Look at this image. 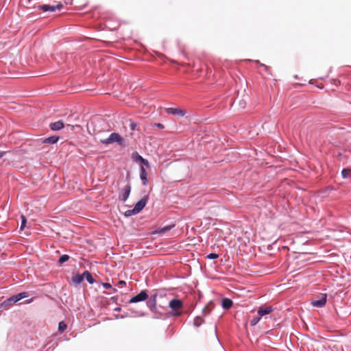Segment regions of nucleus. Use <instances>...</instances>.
Instances as JSON below:
<instances>
[{"mask_svg": "<svg viewBox=\"0 0 351 351\" xmlns=\"http://www.w3.org/2000/svg\"><path fill=\"white\" fill-rule=\"evenodd\" d=\"M128 317H129L128 313H125L122 314V315H115V318L116 319H123V318Z\"/></svg>", "mask_w": 351, "mask_h": 351, "instance_id": "31", "label": "nucleus"}, {"mask_svg": "<svg viewBox=\"0 0 351 351\" xmlns=\"http://www.w3.org/2000/svg\"><path fill=\"white\" fill-rule=\"evenodd\" d=\"M261 317L260 315H257V316H254L252 317V319L250 320V326H256L258 322L259 321L261 320Z\"/></svg>", "mask_w": 351, "mask_h": 351, "instance_id": "23", "label": "nucleus"}, {"mask_svg": "<svg viewBox=\"0 0 351 351\" xmlns=\"http://www.w3.org/2000/svg\"><path fill=\"white\" fill-rule=\"evenodd\" d=\"M32 301H33V298H31L30 300H28L26 302V303H27V304H29V303H31Z\"/></svg>", "mask_w": 351, "mask_h": 351, "instance_id": "42", "label": "nucleus"}, {"mask_svg": "<svg viewBox=\"0 0 351 351\" xmlns=\"http://www.w3.org/2000/svg\"><path fill=\"white\" fill-rule=\"evenodd\" d=\"M139 170H140V173H139L140 179L142 181L143 184L144 186H146L148 182H147L148 173L143 166H141L139 168Z\"/></svg>", "mask_w": 351, "mask_h": 351, "instance_id": "12", "label": "nucleus"}, {"mask_svg": "<svg viewBox=\"0 0 351 351\" xmlns=\"http://www.w3.org/2000/svg\"><path fill=\"white\" fill-rule=\"evenodd\" d=\"M60 139V136L57 135H53L51 136H49L47 138H45L42 139V143L43 144H48V145H53L58 143V141Z\"/></svg>", "mask_w": 351, "mask_h": 351, "instance_id": "13", "label": "nucleus"}, {"mask_svg": "<svg viewBox=\"0 0 351 351\" xmlns=\"http://www.w3.org/2000/svg\"><path fill=\"white\" fill-rule=\"evenodd\" d=\"M273 308L271 306H265V307H263V306H261L258 309V315H260L261 317H263L264 315H268L270 313H271L273 311Z\"/></svg>", "mask_w": 351, "mask_h": 351, "instance_id": "15", "label": "nucleus"}, {"mask_svg": "<svg viewBox=\"0 0 351 351\" xmlns=\"http://www.w3.org/2000/svg\"><path fill=\"white\" fill-rule=\"evenodd\" d=\"M86 280L90 285H93L95 282H96L95 280L93 277L92 274L88 271L85 270L84 271V280Z\"/></svg>", "mask_w": 351, "mask_h": 351, "instance_id": "18", "label": "nucleus"}, {"mask_svg": "<svg viewBox=\"0 0 351 351\" xmlns=\"http://www.w3.org/2000/svg\"><path fill=\"white\" fill-rule=\"evenodd\" d=\"M131 184L128 182L121 191V193L119 195V200L122 202H125L129 198V196L131 193Z\"/></svg>", "mask_w": 351, "mask_h": 351, "instance_id": "7", "label": "nucleus"}, {"mask_svg": "<svg viewBox=\"0 0 351 351\" xmlns=\"http://www.w3.org/2000/svg\"><path fill=\"white\" fill-rule=\"evenodd\" d=\"M118 283H119V285H121L122 286H125V285H126V282H125L124 280H119V281L118 282Z\"/></svg>", "mask_w": 351, "mask_h": 351, "instance_id": "37", "label": "nucleus"}, {"mask_svg": "<svg viewBox=\"0 0 351 351\" xmlns=\"http://www.w3.org/2000/svg\"><path fill=\"white\" fill-rule=\"evenodd\" d=\"M29 295L28 292H21L13 295L0 303V309L7 308L8 306L16 304L22 299L27 298Z\"/></svg>", "mask_w": 351, "mask_h": 351, "instance_id": "1", "label": "nucleus"}, {"mask_svg": "<svg viewBox=\"0 0 351 351\" xmlns=\"http://www.w3.org/2000/svg\"><path fill=\"white\" fill-rule=\"evenodd\" d=\"M233 305V302L228 298H224L221 300V306L223 309H229Z\"/></svg>", "mask_w": 351, "mask_h": 351, "instance_id": "17", "label": "nucleus"}, {"mask_svg": "<svg viewBox=\"0 0 351 351\" xmlns=\"http://www.w3.org/2000/svg\"><path fill=\"white\" fill-rule=\"evenodd\" d=\"M135 313L136 316L139 317H145L146 315V313L142 311H136Z\"/></svg>", "mask_w": 351, "mask_h": 351, "instance_id": "34", "label": "nucleus"}, {"mask_svg": "<svg viewBox=\"0 0 351 351\" xmlns=\"http://www.w3.org/2000/svg\"><path fill=\"white\" fill-rule=\"evenodd\" d=\"M101 286L106 289L112 288V285L109 282H101Z\"/></svg>", "mask_w": 351, "mask_h": 351, "instance_id": "33", "label": "nucleus"}, {"mask_svg": "<svg viewBox=\"0 0 351 351\" xmlns=\"http://www.w3.org/2000/svg\"><path fill=\"white\" fill-rule=\"evenodd\" d=\"M215 336H216V338H217V341L219 342V340L218 337L217 335V328L216 327H215Z\"/></svg>", "mask_w": 351, "mask_h": 351, "instance_id": "40", "label": "nucleus"}, {"mask_svg": "<svg viewBox=\"0 0 351 351\" xmlns=\"http://www.w3.org/2000/svg\"><path fill=\"white\" fill-rule=\"evenodd\" d=\"M184 306L183 302L176 298H173L169 302V307L172 310L171 315L179 317L182 315V312L180 311Z\"/></svg>", "mask_w": 351, "mask_h": 351, "instance_id": "2", "label": "nucleus"}, {"mask_svg": "<svg viewBox=\"0 0 351 351\" xmlns=\"http://www.w3.org/2000/svg\"><path fill=\"white\" fill-rule=\"evenodd\" d=\"M84 280V272L82 274H77L72 276L71 282L76 285H80Z\"/></svg>", "mask_w": 351, "mask_h": 351, "instance_id": "16", "label": "nucleus"}, {"mask_svg": "<svg viewBox=\"0 0 351 351\" xmlns=\"http://www.w3.org/2000/svg\"><path fill=\"white\" fill-rule=\"evenodd\" d=\"M144 158L141 156L138 152H134L132 154V159L134 162H140L143 160Z\"/></svg>", "mask_w": 351, "mask_h": 351, "instance_id": "20", "label": "nucleus"}, {"mask_svg": "<svg viewBox=\"0 0 351 351\" xmlns=\"http://www.w3.org/2000/svg\"><path fill=\"white\" fill-rule=\"evenodd\" d=\"M100 143L104 145H108L116 143L118 145L123 146L124 145L125 140L119 133L112 132L108 138L101 139Z\"/></svg>", "mask_w": 351, "mask_h": 351, "instance_id": "3", "label": "nucleus"}, {"mask_svg": "<svg viewBox=\"0 0 351 351\" xmlns=\"http://www.w3.org/2000/svg\"><path fill=\"white\" fill-rule=\"evenodd\" d=\"M343 178H348L351 176V169L349 168H343L341 172Z\"/></svg>", "mask_w": 351, "mask_h": 351, "instance_id": "19", "label": "nucleus"}, {"mask_svg": "<svg viewBox=\"0 0 351 351\" xmlns=\"http://www.w3.org/2000/svg\"><path fill=\"white\" fill-rule=\"evenodd\" d=\"M327 300L326 293H319L315 299L312 300L311 304L317 308H322L326 305Z\"/></svg>", "mask_w": 351, "mask_h": 351, "instance_id": "5", "label": "nucleus"}, {"mask_svg": "<svg viewBox=\"0 0 351 351\" xmlns=\"http://www.w3.org/2000/svg\"><path fill=\"white\" fill-rule=\"evenodd\" d=\"M121 307H116V308H114V311H117V312L121 311Z\"/></svg>", "mask_w": 351, "mask_h": 351, "instance_id": "39", "label": "nucleus"}, {"mask_svg": "<svg viewBox=\"0 0 351 351\" xmlns=\"http://www.w3.org/2000/svg\"><path fill=\"white\" fill-rule=\"evenodd\" d=\"M176 226V224L172 223L171 224L165 226L163 227H160L157 228L153 232V234H162L171 229H173Z\"/></svg>", "mask_w": 351, "mask_h": 351, "instance_id": "11", "label": "nucleus"}, {"mask_svg": "<svg viewBox=\"0 0 351 351\" xmlns=\"http://www.w3.org/2000/svg\"><path fill=\"white\" fill-rule=\"evenodd\" d=\"M27 223V219L24 215H21V226L20 228L21 230L24 229L26 227Z\"/></svg>", "mask_w": 351, "mask_h": 351, "instance_id": "28", "label": "nucleus"}, {"mask_svg": "<svg viewBox=\"0 0 351 351\" xmlns=\"http://www.w3.org/2000/svg\"><path fill=\"white\" fill-rule=\"evenodd\" d=\"M158 295H159V290L154 289V290H153V293L150 296H149V298L154 300H157V297Z\"/></svg>", "mask_w": 351, "mask_h": 351, "instance_id": "26", "label": "nucleus"}, {"mask_svg": "<svg viewBox=\"0 0 351 351\" xmlns=\"http://www.w3.org/2000/svg\"><path fill=\"white\" fill-rule=\"evenodd\" d=\"M219 255L217 253L211 252L206 256V258L210 260H215L218 258Z\"/></svg>", "mask_w": 351, "mask_h": 351, "instance_id": "27", "label": "nucleus"}, {"mask_svg": "<svg viewBox=\"0 0 351 351\" xmlns=\"http://www.w3.org/2000/svg\"><path fill=\"white\" fill-rule=\"evenodd\" d=\"M155 125L160 129H163L165 128L164 125L160 123H156Z\"/></svg>", "mask_w": 351, "mask_h": 351, "instance_id": "35", "label": "nucleus"}, {"mask_svg": "<svg viewBox=\"0 0 351 351\" xmlns=\"http://www.w3.org/2000/svg\"><path fill=\"white\" fill-rule=\"evenodd\" d=\"M62 8L63 4L62 3H59L56 5L43 4L38 6L39 10L43 12H55L57 10H61Z\"/></svg>", "mask_w": 351, "mask_h": 351, "instance_id": "8", "label": "nucleus"}, {"mask_svg": "<svg viewBox=\"0 0 351 351\" xmlns=\"http://www.w3.org/2000/svg\"><path fill=\"white\" fill-rule=\"evenodd\" d=\"M70 258V256L67 254H62L61 255L58 260V263L59 264H63L64 263H66V261H68Z\"/></svg>", "mask_w": 351, "mask_h": 351, "instance_id": "22", "label": "nucleus"}, {"mask_svg": "<svg viewBox=\"0 0 351 351\" xmlns=\"http://www.w3.org/2000/svg\"><path fill=\"white\" fill-rule=\"evenodd\" d=\"M110 299L114 303H117L118 300V296H112Z\"/></svg>", "mask_w": 351, "mask_h": 351, "instance_id": "36", "label": "nucleus"}, {"mask_svg": "<svg viewBox=\"0 0 351 351\" xmlns=\"http://www.w3.org/2000/svg\"><path fill=\"white\" fill-rule=\"evenodd\" d=\"M203 322L204 319L199 316H197L193 320V325L194 326L198 328L202 324Z\"/></svg>", "mask_w": 351, "mask_h": 351, "instance_id": "21", "label": "nucleus"}, {"mask_svg": "<svg viewBox=\"0 0 351 351\" xmlns=\"http://www.w3.org/2000/svg\"><path fill=\"white\" fill-rule=\"evenodd\" d=\"M66 324L64 321H61L58 323V330L60 332H63L66 328Z\"/></svg>", "mask_w": 351, "mask_h": 351, "instance_id": "25", "label": "nucleus"}, {"mask_svg": "<svg viewBox=\"0 0 351 351\" xmlns=\"http://www.w3.org/2000/svg\"><path fill=\"white\" fill-rule=\"evenodd\" d=\"M149 195H144L139 201H138L133 206V208L135 211L138 214L140 213L143 208L146 206L147 204L149 202Z\"/></svg>", "mask_w": 351, "mask_h": 351, "instance_id": "6", "label": "nucleus"}, {"mask_svg": "<svg viewBox=\"0 0 351 351\" xmlns=\"http://www.w3.org/2000/svg\"><path fill=\"white\" fill-rule=\"evenodd\" d=\"M166 112L180 117H184L187 114L186 110L180 108H168L166 109Z\"/></svg>", "mask_w": 351, "mask_h": 351, "instance_id": "9", "label": "nucleus"}, {"mask_svg": "<svg viewBox=\"0 0 351 351\" xmlns=\"http://www.w3.org/2000/svg\"><path fill=\"white\" fill-rule=\"evenodd\" d=\"M64 124L62 120H59L58 121L53 122L49 124V128L52 131H59L64 128Z\"/></svg>", "mask_w": 351, "mask_h": 351, "instance_id": "14", "label": "nucleus"}, {"mask_svg": "<svg viewBox=\"0 0 351 351\" xmlns=\"http://www.w3.org/2000/svg\"><path fill=\"white\" fill-rule=\"evenodd\" d=\"M138 213L135 211V210L134 208L132 209H130V210H126L125 213H124V216L125 217H132L133 215H137Z\"/></svg>", "mask_w": 351, "mask_h": 351, "instance_id": "24", "label": "nucleus"}, {"mask_svg": "<svg viewBox=\"0 0 351 351\" xmlns=\"http://www.w3.org/2000/svg\"><path fill=\"white\" fill-rule=\"evenodd\" d=\"M141 163L142 164L141 166H143L144 167H149V162L148 160H147L145 158H143Z\"/></svg>", "mask_w": 351, "mask_h": 351, "instance_id": "32", "label": "nucleus"}, {"mask_svg": "<svg viewBox=\"0 0 351 351\" xmlns=\"http://www.w3.org/2000/svg\"><path fill=\"white\" fill-rule=\"evenodd\" d=\"M159 292H160V291H159ZM159 295L162 298L164 295H165V293H159Z\"/></svg>", "mask_w": 351, "mask_h": 351, "instance_id": "43", "label": "nucleus"}, {"mask_svg": "<svg viewBox=\"0 0 351 351\" xmlns=\"http://www.w3.org/2000/svg\"><path fill=\"white\" fill-rule=\"evenodd\" d=\"M329 190H332V188H328V189H327L326 190H325L324 193L327 192V191H329Z\"/></svg>", "mask_w": 351, "mask_h": 351, "instance_id": "44", "label": "nucleus"}, {"mask_svg": "<svg viewBox=\"0 0 351 351\" xmlns=\"http://www.w3.org/2000/svg\"><path fill=\"white\" fill-rule=\"evenodd\" d=\"M136 127V123L132 120H130V128L132 131L135 130V128Z\"/></svg>", "mask_w": 351, "mask_h": 351, "instance_id": "30", "label": "nucleus"}, {"mask_svg": "<svg viewBox=\"0 0 351 351\" xmlns=\"http://www.w3.org/2000/svg\"><path fill=\"white\" fill-rule=\"evenodd\" d=\"M254 62L257 64H259L261 67H263L266 72L268 71L269 67L267 65L261 63L259 60H255Z\"/></svg>", "mask_w": 351, "mask_h": 351, "instance_id": "29", "label": "nucleus"}, {"mask_svg": "<svg viewBox=\"0 0 351 351\" xmlns=\"http://www.w3.org/2000/svg\"><path fill=\"white\" fill-rule=\"evenodd\" d=\"M145 302L147 307L152 313L160 314L158 309L157 300L148 298V300H147Z\"/></svg>", "mask_w": 351, "mask_h": 351, "instance_id": "10", "label": "nucleus"}, {"mask_svg": "<svg viewBox=\"0 0 351 351\" xmlns=\"http://www.w3.org/2000/svg\"><path fill=\"white\" fill-rule=\"evenodd\" d=\"M149 298L148 291L147 289L141 290L138 293L132 296L127 303L133 304L141 302H145Z\"/></svg>", "mask_w": 351, "mask_h": 351, "instance_id": "4", "label": "nucleus"}, {"mask_svg": "<svg viewBox=\"0 0 351 351\" xmlns=\"http://www.w3.org/2000/svg\"><path fill=\"white\" fill-rule=\"evenodd\" d=\"M113 291L114 293H116L117 291V289L114 287H112L111 288Z\"/></svg>", "mask_w": 351, "mask_h": 351, "instance_id": "41", "label": "nucleus"}, {"mask_svg": "<svg viewBox=\"0 0 351 351\" xmlns=\"http://www.w3.org/2000/svg\"><path fill=\"white\" fill-rule=\"evenodd\" d=\"M5 152L0 151V159L5 154Z\"/></svg>", "mask_w": 351, "mask_h": 351, "instance_id": "38", "label": "nucleus"}]
</instances>
